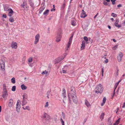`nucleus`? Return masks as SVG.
<instances>
[{"label":"nucleus","mask_w":125,"mask_h":125,"mask_svg":"<svg viewBox=\"0 0 125 125\" xmlns=\"http://www.w3.org/2000/svg\"><path fill=\"white\" fill-rule=\"evenodd\" d=\"M73 87H71V91L70 93L68 94V97L70 101V99L72 98L73 102L75 104L77 103V99L76 96V94L75 93L76 91L74 89L73 91L72 89Z\"/></svg>","instance_id":"f257e3e1"},{"label":"nucleus","mask_w":125,"mask_h":125,"mask_svg":"<svg viewBox=\"0 0 125 125\" xmlns=\"http://www.w3.org/2000/svg\"><path fill=\"white\" fill-rule=\"evenodd\" d=\"M103 87L101 84H99L96 85L94 91L96 93L101 94L103 91Z\"/></svg>","instance_id":"f03ea898"},{"label":"nucleus","mask_w":125,"mask_h":125,"mask_svg":"<svg viewBox=\"0 0 125 125\" xmlns=\"http://www.w3.org/2000/svg\"><path fill=\"white\" fill-rule=\"evenodd\" d=\"M21 101L19 100H18L16 104V110L17 112H19L20 111V108H21Z\"/></svg>","instance_id":"7ed1b4c3"},{"label":"nucleus","mask_w":125,"mask_h":125,"mask_svg":"<svg viewBox=\"0 0 125 125\" xmlns=\"http://www.w3.org/2000/svg\"><path fill=\"white\" fill-rule=\"evenodd\" d=\"M61 38V34L60 32H58L57 33L56 37V41L57 42H59Z\"/></svg>","instance_id":"20e7f679"},{"label":"nucleus","mask_w":125,"mask_h":125,"mask_svg":"<svg viewBox=\"0 0 125 125\" xmlns=\"http://www.w3.org/2000/svg\"><path fill=\"white\" fill-rule=\"evenodd\" d=\"M123 54L122 53L120 52L118 55L117 56V59L119 62H121L122 60V58L123 56Z\"/></svg>","instance_id":"39448f33"},{"label":"nucleus","mask_w":125,"mask_h":125,"mask_svg":"<svg viewBox=\"0 0 125 125\" xmlns=\"http://www.w3.org/2000/svg\"><path fill=\"white\" fill-rule=\"evenodd\" d=\"M42 118L43 119H45L46 120H49V119H50V116L48 115L46 113H44L42 115Z\"/></svg>","instance_id":"423d86ee"},{"label":"nucleus","mask_w":125,"mask_h":125,"mask_svg":"<svg viewBox=\"0 0 125 125\" xmlns=\"http://www.w3.org/2000/svg\"><path fill=\"white\" fill-rule=\"evenodd\" d=\"M40 38V35L38 34H37L35 36V40L34 41V44H36L39 42V39Z\"/></svg>","instance_id":"0eeeda50"},{"label":"nucleus","mask_w":125,"mask_h":125,"mask_svg":"<svg viewBox=\"0 0 125 125\" xmlns=\"http://www.w3.org/2000/svg\"><path fill=\"white\" fill-rule=\"evenodd\" d=\"M64 59V58H63L62 56L58 57L55 59V63L56 64L59 63Z\"/></svg>","instance_id":"6e6552de"},{"label":"nucleus","mask_w":125,"mask_h":125,"mask_svg":"<svg viewBox=\"0 0 125 125\" xmlns=\"http://www.w3.org/2000/svg\"><path fill=\"white\" fill-rule=\"evenodd\" d=\"M87 16V15L86 14V12L84 11L83 10H82V12L80 15V17L81 18H84Z\"/></svg>","instance_id":"1a4fd4ad"},{"label":"nucleus","mask_w":125,"mask_h":125,"mask_svg":"<svg viewBox=\"0 0 125 125\" xmlns=\"http://www.w3.org/2000/svg\"><path fill=\"white\" fill-rule=\"evenodd\" d=\"M13 100L12 99H10L9 101L8 105L9 107H11L13 104Z\"/></svg>","instance_id":"9d476101"},{"label":"nucleus","mask_w":125,"mask_h":125,"mask_svg":"<svg viewBox=\"0 0 125 125\" xmlns=\"http://www.w3.org/2000/svg\"><path fill=\"white\" fill-rule=\"evenodd\" d=\"M17 43L13 42L11 44V46L12 48L16 49L17 47Z\"/></svg>","instance_id":"9b49d317"},{"label":"nucleus","mask_w":125,"mask_h":125,"mask_svg":"<svg viewBox=\"0 0 125 125\" xmlns=\"http://www.w3.org/2000/svg\"><path fill=\"white\" fill-rule=\"evenodd\" d=\"M9 12L8 13V16L10 17H11L13 13L14 12L12 10L11 8H9Z\"/></svg>","instance_id":"f8f14e48"},{"label":"nucleus","mask_w":125,"mask_h":125,"mask_svg":"<svg viewBox=\"0 0 125 125\" xmlns=\"http://www.w3.org/2000/svg\"><path fill=\"white\" fill-rule=\"evenodd\" d=\"M81 46V50H82L84 49L85 47V42L84 41H83L82 42Z\"/></svg>","instance_id":"ddd939ff"},{"label":"nucleus","mask_w":125,"mask_h":125,"mask_svg":"<svg viewBox=\"0 0 125 125\" xmlns=\"http://www.w3.org/2000/svg\"><path fill=\"white\" fill-rule=\"evenodd\" d=\"M8 95L7 91H3L2 96L3 98H4L6 97Z\"/></svg>","instance_id":"4468645a"},{"label":"nucleus","mask_w":125,"mask_h":125,"mask_svg":"<svg viewBox=\"0 0 125 125\" xmlns=\"http://www.w3.org/2000/svg\"><path fill=\"white\" fill-rule=\"evenodd\" d=\"M119 22V21L118 20H116V22L115 23V26L116 27L120 28L121 27V25H118V23Z\"/></svg>","instance_id":"2eb2a0df"},{"label":"nucleus","mask_w":125,"mask_h":125,"mask_svg":"<svg viewBox=\"0 0 125 125\" xmlns=\"http://www.w3.org/2000/svg\"><path fill=\"white\" fill-rule=\"evenodd\" d=\"M22 103V106L25 105L27 103V102L26 99H22V100L21 101Z\"/></svg>","instance_id":"dca6fc26"},{"label":"nucleus","mask_w":125,"mask_h":125,"mask_svg":"<svg viewBox=\"0 0 125 125\" xmlns=\"http://www.w3.org/2000/svg\"><path fill=\"white\" fill-rule=\"evenodd\" d=\"M65 95L66 91L65 89L64 88L63 89L62 93V96L64 98H65L66 97Z\"/></svg>","instance_id":"f3484780"},{"label":"nucleus","mask_w":125,"mask_h":125,"mask_svg":"<svg viewBox=\"0 0 125 125\" xmlns=\"http://www.w3.org/2000/svg\"><path fill=\"white\" fill-rule=\"evenodd\" d=\"M29 3L31 6V7L32 10H34V6L33 3L32 2H29Z\"/></svg>","instance_id":"a211bd4d"},{"label":"nucleus","mask_w":125,"mask_h":125,"mask_svg":"<svg viewBox=\"0 0 125 125\" xmlns=\"http://www.w3.org/2000/svg\"><path fill=\"white\" fill-rule=\"evenodd\" d=\"M108 124L109 125H112V122L111 120V118L110 117L108 118Z\"/></svg>","instance_id":"6ab92c4d"},{"label":"nucleus","mask_w":125,"mask_h":125,"mask_svg":"<svg viewBox=\"0 0 125 125\" xmlns=\"http://www.w3.org/2000/svg\"><path fill=\"white\" fill-rule=\"evenodd\" d=\"M85 104L87 107H88L90 106H91V105L89 103L86 99H85Z\"/></svg>","instance_id":"aec40b11"},{"label":"nucleus","mask_w":125,"mask_h":125,"mask_svg":"<svg viewBox=\"0 0 125 125\" xmlns=\"http://www.w3.org/2000/svg\"><path fill=\"white\" fill-rule=\"evenodd\" d=\"M21 89L23 90H25L27 88V87L23 84L21 85Z\"/></svg>","instance_id":"412c9836"},{"label":"nucleus","mask_w":125,"mask_h":125,"mask_svg":"<svg viewBox=\"0 0 125 125\" xmlns=\"http://www.w3.org/2000/svg\"><path fill=\"white\" fill-rule=\"evenodd\" d=\"M4 64L5 63H4L0 65L2 71H4L5 70Z\"/></svg>","instance_id":"4be33fe9"},{"label":"nucleus","mask_w":125,"mask_h":125,"mask_svg":"<svg viewBox=\"0 0 125 125\" xmlns=\"http://www.w3.org/2000/svg\"><path fill=\"white\" fill-rule=\"evenodd\" d=\"M49 12V10L48 9L47 10L43 13V15L47 16Z\"/></svg>","instance_id":"5701e85b"},{"label":"nucleus","mask_w":125,"mask_h":125,"mask_svg":"<svg viewBox=\"0 0 125 125\" xmlns=\"http://www.w3.org/2000/svg\"><path fill=\"white\" fill-rule=\"evenodd\" d=\"M45 8V7H44V6H43L40 9V10L39 11V13L40 14H41L44 9Z\"/></svg>","instance_id":"b1692460"},{"label":"nucleus","mask_w":125,"mask_h":125,"mask_svg":"<svg viewBox=\"0 0 125 125\" xmlns=\"http://www.w3.org/2000/svg\"><path fill=\"white\" fill-rule=\"evenodd\" d=\"M27 94L26 93H24V94L23 96V99H27Z\"/></svg>","instance_id":"393cba45"},{"label":"nucleus","mask_w":125,"mask_h":125,"mask_svg":"<svg viewBox=\"0 0 125 125\" xmlns=\"http://www.w3.org/2000/svg\"><path fill=\"white\" fill-rule=\"evenodd\" d=\"M4 10L5 11H7L9 10V8L8 7L7 5H5L4 6Z\"/></svg>","instance_id":"a878e982"},{"label":"nucleus","mask_w":125,"mask_h":125,"mask_svg":"<svg viewBox=\"0 0 125 125\" xmlns=\"http://www.w3.org/2000/svg\"><path fill=\"white\" fill-rule=\"evenodd\" d=\"M71 43L68 42L67 45L66 47V50H68V48L71 45Z\"/></svg>","instance_id":"bb28decb"},{"label":"nucleus","mask_w":125,"mask_h":125,"mask_svg":"<svg viewBox=\"0 0 125 125\" xmlns=\"http://www.w3.org/2000/svg\"><path fill=\"white\" fill-rule=\"evenodd\" d=\"M3 91H7L6 86L5 84L3 85Z\"/></svg>","instance_id":"cd10ccee"},{"label":"nucleus","mask_w":125,"mask_h":125,"mask_svg":"<svg viewBox=\"0 0 125 125\" xmlns=\"http://www.w3.org/2000/svg\"><path fill=\"white\" fill-rule=\"evenodd\" d=\"M73 36V34H72V36L69 39V42H70V43H71Z\"/></svg>","instance_id":"c85d7f7f"},{"label":"nucleus","mask_w":125,"mask_h":125,"mask_svg":"<svg viewBox=\"0 0 125 125\" xmlns=\"http://www.w3.org/2000/svg\"><path fill=\"white\" fill-rule=\"evenodd\" d=\"M120 120L121 118H119L116 121L115 124L117 125H118L119 124V122H120Z\"/></svg>","instance_id":"c756f323"},{"label":"nucleus","mask_w":125,"mask_h":125,"mask_svg":"<svg viewBox=\"0 0 125 125\" xmlns=\"http://www.w3.org/2000/svg\"><path fill=\"white\" fill-rule=\"evenodd\" d=\"M104 113H102L101 115L100 116V118L102 120L104 118Z\"/></svg>","instance_id":"7c9ffc66"},{"label":"nucleus","mask_w":125,"mask_h":125,"mask_svg":"<svg viewBox=\"0 0 125 125\" xmlns=\"http://www.w3.org/2000/svg\"><path fill=\"white\" fill-rule=\"evenodd\" d=\"M11 82L13 83H15V78L13 77L11 79Z\"/></svg>","instance_id":"2f4dec72"},{"label":"nucleus","mask_w":125,"mask_h":125,"mask_svg":"<svg viewBox=\"0 0 125 125\" xmlns=\"http://www.w3.org/2000/svg\"><path fill=\"white\" fill-rule=\"evenodd\" d=\"M9 21L11 22H13L14 21L13 18L12 17H10L9 19Z\"/></svg>","instance_id":"473e14b6"},{"label":"nucleus","mask_w":125,"mask_h":125,"mask_svg":"<svg viewBox=\"0 0 125 125\" xmlns=\"http://www.w3.org/2000/svg\"><path fill=\"white\" fill-rule=\"evenodd\" d=\"M16 87L15 86H13L11 89V90L13 91H15Z\"/></svg>","instance_id":"72a5a7b5"},{"label":"nucleus","mask_w":125,"mask_h":125,"mask_svg":"<svg viewBox=\"0 0 125 125\" xmlns=\"http://www.w3.org/2000/svg\"><path fill=\"white\" fill-rule=\"evenodd\" d=\"M76 22L74 21H71V24L73 25V26H75V25Z\"/></svg>","instance_id":"f704fd0d"},{"label":"nucleus","mask_w":125,"mask_h":125,"mask_svg":"<svg viewBox=\"0 0 125 125\" xmlns=\"http://www.w3.org/2000/svg\"><path fill=\"white\" fill-rule=\"evenodd\" d=\"M65 7V4L64 3H63L62 6L61 7V9H64Z\"/></svg>","instance_id":"c9c22d12"},{"label":"nucleus","mask_w":125,"mask_h":125,"mask_svg":"<svg viewBox=\"0 0 125 125\" xmlns=\"http://www.w3.org/2000/svg\"><path fill=\"white\" fill-rule=\"evenodd\" d=\"M83 39L86 42H87L88 41V39L86 36H84L83 37Z\"/></svg>","instance_id":"e433bc0d"},{"label":"nucleus","mask_w":125,"mask_h":125,"mask_svg":"<svg viewBox=\"0 0 125 125\" xmlns=\"http://www.w3.org/2000/svg\"><path fill=\"white\" fill-rule=\"evenodd\" d=\"M25 3L26 4V3H25L24 2H23V4L21 5V7H22V8H24V7H25Z\"/></svg>","instance_id":"4c0bfd02"},{"label":"nucleus","mask_w":125,"mask_h":125,"mask_svg":"<svg viewBox=\"0 0 125 125\" xmlns=\"http://www.w3.org/2000/svg\"><path fill=\"white\" fill-rule=\"evenodd\" d=\"M25 110H30V108L29 107V106H26L25 108Z\"/></svg>","instance_id":"58836bf2"},{"label":"nucleus","mask_w":125,"mask_h":125,"mask_svg":"<svg viewBox=\"0 0 125 125\" xmlns=\"http://www.w3.org/2000/svg\"><path fill=\"white\" fill-rule=\"evenodd\" d=\"M51 92V89H50V90L48 91L47 92V94L48 95H49Z\"/></svg>","instance_id":"ea45409f"},{"label":"nucleus","mask_w":125,"mask_h":125,"mask_svg":"<svg viewBox=\"0 0 125 125\" xmlns=\"http://www.w3.org/2000/svg\"><path fill=\"white\" fill-rule=\"evenodd\" d=\"M118 84L119 83H115V86L114 87V88H115V89H116Z\"/></svg>","instance_id":"a19ab883"},{"label":"nucleus","mask_w":125,"mask_h":125,"mask_svg":"<svg viewBox=\"0 0 125 125\" xmlns=\"http://www.w3.org/2000/svg\"><path fill=\"white\" fill-rule=\"evenodd\" d=\"M106 99L105 97L103 98V102L104 104L105 103L106 101Z\"/></svg>","instance_id":"79ce46f5"},{"label":"nucleus","mask_w":125,"mask_h":125,"mask_svg":"<svg viewBox=\"0 0 125 125\" xmlns=\"http://www.w3.org/2000/svg\"><path fill=\"white\" fill-rule=\"evenodd\" d=\"M116 0H111V1L112 2V4L114 5L115 4V1Z\"/></svg>","instance_id":"37998d69"},{"label":"nucleus","mask_w":125,"mask_h":125,"mask_svg":"<svg viewBox=\"0 0 125 125\" xmlns=\"http://www.w3.org/2000/svg\"><path fill=\"white\" fill-rule=\"evenodd\" d=\"M111 16L114 17H116L117 15L116 14L113 13L112 14Z\"/></svg>","instance_id":"c03bdc74"},{"label":"nucleus","mask_w":125,"mask_h":125,"mask_svg":"<svg viewBox=\"0 0 125 125\" xmlns=\"http://www.w3.org/2000/svg\"><path fill=\"white\" fill-rule=\"evenodd\" d=\"M4 63H5L3 60L1 59L0 61V65L3 64Z\"/></svg>","instance_id":"a18cd8bd"},{"label":"nucleus","mask_w":125,"mask_h":125,"mask_svg":"<svg viewBox=\"0 0 125 125\" xmlns=\"http://www.w3.org/2000/svg\"><path fill=\"white\" fill-rule=\"evenodd\" d=\"M61 123L62 124V125H64V121H63L62 119L61 118Z\"/></svg>","instance_id":"49530a36"},{"label":"nucleus","mask_w":125,"mask_h":125,"mask_svg":"<svg viewBox=\"0 0 125 125\" xmlns=\"http://www.w3.org/2000/svg\"><path fill=\"white\" fill-rule=\"evenodd\" d=\"M32 58L31 57H30L28 59V62H32Z\"/></svg>","instance_id":"de8ad7c7"},{"label":"nucleus","mask_w":125,"mask_h":125,"mask_svg":"<svg viewBox=\"0 0 125 125\" xmlns=\"http://www.w3.org/2000/svg\"><path fill=\"white\" fill-rule=\"evenodd\" d=\"M108 3H107V2H106V1H104L103 2V4L106 5H108Z\"/></svg>","instance_id":"09e8293b"},{"label":"nucleus","mask_w":125,"mask_h":125,"mask_svg":"<svg viewBox=\"0 0 125 125\" xmlns=\"http://www.w3.org/2000/svg\"><path fill=\"white\" fill-rule=\"evenodd\" d=\"M104 68H102V70H101V71H102V76H103V74H104Z\"/></svg>","instance_id":"8fccbe9b"},{"label":"nucleus","mask_w":125,"mask_h":125,"mask_svg":"<svg viewBox=\"0 0 125 125\" xmlns=\"http://www.w3.org/2000/svg\"><path fill=\"white\" fill-rule=\"evenodd\" d=\"M117 45H115L114 46L113 48V50H115L116 48H117Z\"/></svg>","instance_id":"3c124183"},{"label":"nucleus","mask_w":125,"mask_h":125,"mask_svg":"<svg viewBox=\"0 0 125 125\" xmlns=\"http://www.w3.org/2000/svg\"><path fill=\"white\" fill-rule=\"evenodd\" d=\"M48 105H49L48 102H47L46 103L45 105V107H48Z\"/></svg>","instance_id":"603ef678"},{"label":"nucleus","mask_w":125,"mask_h":125,"mask_svg":"<svg viewBox=\"0 0 125 125\" xmlns=\"http://www.w3.org/2000/svg\"><path fill=\"white\" fill-rule=\"evenodd\" d=\"M122 6V5L121 4H119L117 5V7L118 8L121 7Z\"/></svg>","instance_id":"864d4df0"},{"label":"nucleus","mask_w":125,"mask_h":125,"mask_svg":"<svg viewBox=\"0 0 125 125\" xmlns=\"http://www.w3.org/2000/svg\"><path fill=\"white\" fill-rule=\"evenodd\" d=\"M4 18H6L7 17V16L6 15V14H3L2 16Z\"/></svg>","instance_id":"5fc2aeb1"},{"label":"nucleus","mask_w":125,"mask_h":125,"mask_svg":"<svg viewBox=\"0 0 125 125\" xmlns=\"http://www.w3.org/2000/svg\"><path fill=\"white\" fill-rule=\"evenodd\" d=\"M108 62V61L107 59L106 60H105V63H107Z\"/></svg>","instance_id":"6e6d98bb"},{"label":"nucleus","mask_w":125,"mask_h":125,"mask_svg":"<svg viewBox=\"0 0 125 125\" xmlns=\"http://www.w3.org/2000/svg\"><path fill=\"white\" fill-rule=\"evenodd\" d=\"M62 72L64 73H66V71L65 70H63L62 71Z\"/></svg>","instance_id":"4d7b16f0"},{"label":"nucleus","mask_w":125,"mask_h":125,"mask_svg":"<svg viewBox=\"0 0 125 125\" xmlns=\"http://www.w3.org/2000/svg\"><path fill=\"white\" fill-rule=\"evenodd\" d=\"M45 73V72L44 71L42 73V74L43 75L44 74H46V73Z\"/></svg>","instance_id":"13d9d810"},{"label":"nucleus","mask_w":125,"mask_h":125,"mask_svg":"<svg viewBox=\"0 0 125 125\" xmlns=\"http://www.w3.org/2000/svg\"><path fill=\"white\" fill-rule=\"evenodd\" d=\"M98 13H97V14H96L94 17V19H95L96 17V16H97V15H98Z\"/></svg>","instance_id":"bf43d9fd"},{"label":"nucleus","mask_w":125,"mask_h":125,"mask_svg":"<svg viewBox=\"0 0 125 125\" xmlns=\"http://www.w3.org/2000/svg\"><path fill=\"white\" fill-rule=\"evenodd\" d=\"M125 107V102L124 103L122 106L123 108H124Z\"/></svg>","instance_id":"052dcab7"},{"label":"nucleus","mask_w":125,"mask_h":125,"mask_svg":"<svg viewBox=\"0 0 125 125\" xmlns=\"http://www.w3.org/2000/svg\"><path fill=\"white\" fill-rule=\"evenodd\" d=\"M92 39L90 38H89L88 39V41H90Z\"/></svg>","instance_id":"680f3d73"},{"label":"nucleus","mask_w":125,"mask_h":125,"mask_svg":"<svg viewBox=\"0 0 125 125\" xmlns=\"http://www.w3.org/2000/svg\"><path fill=\"white\" fill-rule=\"evenodd\" d=\"M108 28H109V29H111V27L109 26V25H108Z\"/></svg>","instance_id":"e2e57ef3"},{"label":"nucleus","mask_w":125,"mask_h":125,"mask_svg":"<svg viewBox=\"0 0 125 125\" xmlns=\"http://www.w3.org/2000/svg\"><path fill=\"white\" fill-rule=\"evenodd\" d=\"M44 71L45 72V73H46V74H47L48 73V71H46V70H45Z\"/></svg>","instance_id":"0e129e2a"},{"label":"nucleus","mask_w":125,"mask_h":125,"mask_svg":"<svg viewBox=\"0 0 125 125\" xmlns=\"http://www.w3.org/2000/svg\"><path fill=\"white\" fill-rule=\"evenodd\" d=\"M1 107L0 106V112H1Z\"/></svg>","instance_id":"69168bd1"},{"label":"nucleus","mask_w":125,"mask_h":125,"mask_svg":"<svg viewBox=\"0 0 125 125\" xmlns=\"http://www.w3.org/2000/svg\"><path fill=\"white\" fill-rule=\"evenodd\" d=\"M113 40L114 41V42H116V40L115 39H113Z\"/></svg>","instance_id":"338daca9"},{"label":"nucleus","mask_w":125,"mask_h":125,"mask_svg":"<svg viewBox=\"0 0 125 125\" xmlns=\"http://www.w3.org/2000/svg\"><path fill=\"white\" fill-rule=\"evenodd\" d=\"M114 19L113 18H112L111 19V20L112 21H114Z\"/></svg>","instance_id":"774afa93"}]
</instances>
